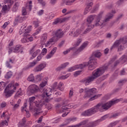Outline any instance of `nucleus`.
I'll use <instances>...</instances> for the list:
<instances>
[{"mask_svg": "<svg viewBox=\"0 0 127 127\" xmlns=\"http://www.w3.org/2000/svg\"><path fill=\"white\" fill-rule=\"evenodd\" d=\"M117 59V57L112 59L108 64H106L102 67L98 68L94 70L92 73V75L81 79L80 82V83H83L85 84V85H89L92 82H94L96 79L99 78L100 76H102L104 73H105V71L108 69V66H110V65H113L114 64V62L115 60Z\"/></svg>", "mask_w": 127, "mask_h": 127, "instance_id": "nucleus-1", "label": "nucleus"}, {"mask_svg": "<svg viewBox=\"0 0 127 127\" xmlns=\"http://www.w3.org/2000/svg\"><path fill=\"white\" fill-rule=\"evenodd\" d=\"M104 12H100L98 15H96L94 19V24L91 25L92 28H94L95 26H101V27H104L107 25V23L109 22V21L114 16V14L112 13H109L106 15L105 18L102 21V18H103V14Z\"/></svg>", "mask_w": 127, "mask_h": 127, "instance_id": "nucleus-2", "label": "nucleus"}, {"mask_svg": "<svg viewBox=\"0 0 127 127\" xmlns=\"http://www.w3.org/2000/svg\"><path fill=\"white\" fill-rule=\"evenodd\" d=\"M35 101V97L33 96L29 99V109L30 111H33L35 113L34 114V116L36 117V116H38L40 115V114H42L43 112L41 111V108H42L43 105H45V103H48L49 102V100L48 99H46L45 101H41L40 102H37L35 103V106L38 108H33L32 105L33 102Z\"/></svg>", "mask_w": 127, "mask_h": 127, "instance_id": "nucleus-3", "label": "nucleus"}, {"mask_svg": "<svg viewBox=\"0 0 127 127\" xmlns=\"http://www.w3.org/2000/svg\"><path fill=\"white\" fill-rule=\"evenodd\" d=\"M102 56V54L99 51L94 52L91 57L89 59V61L86 63L87 66L89 70H93L96 68V65H97V58H100Z\"/></svg>", "mask_w": 127, "mask_h": 127, "instance_id": "nucleus-4", "label": "nucleus"}, {"mask_svg": "<svg viewBox=\"0 0 127 127\" xmlns=\"http://www.w3.org/2000/svg\"><path fill=\"white\" fill-rule=\"evenodd\" d=\"M104 104H102V103H99L96 106H94L93 108L90 109L82 113V116H84L85 117H89L90 116H92V115H94V114H96L98 111H100V112H103L102 109L104 110V107H103Z\"/></svg>", "mask_w": 127, "mask_h": 127, "instance_id": "nucleus-5", "label": "nucleus"}, {"mask_svg": "<svg viewBox=\"0 0 127 127\" xmlns=\"http://www.w3.org/2000/svg\"><path fill=\"white\" fill-rule=\"evenodd\" d=\"M31 26H29L27 28H26V25H22L21 26L20 30L19 31V34L20 35H21L22 33L23 34V38L21 40V42L22 43H27V40L26 38V36L29 35V33L31 31Z\"/></svg>", "mask_w": 127, "mask_h": 127, "instance_id": "nucleus-6", "label": "nucleus"}, {"mask_svg": "<svg viewBox=\"0 0 127 127\" xmlns=\"http://www.w3.org/2000/svg\"><path fill=\"white\" fill-rule=\"evenodd\" d=\"M85 93V95L83 96L84 99H86L87 98H89V97H92V96H94L95 94H97V89L93 88L91 89L89 88H85L84 89L83 88H80L79 89V92L80 94H82V93Z\"/></svg>", "mask_w": 127, "mask_h": 127, "instance_id": "nucleus-7", "label": "nucleus"}, {"mask_svg": "<svg viewBox=\"0 0 127 127\" xmlns=\"http://www.w3.org/2000/svg\"><path fill=\"white\" fill-rule=\"evenodd\" d=\"M47 84V81L42 82L41 84H40V91L42 93V97H43V98L51 96V89L48 88L46 90L43 89V87H45Z\"/></svg>", "mask_w": 127, "mask_h": 127, "instance_id": "nucleus-8", "label": "nucleus"}, {"mask_svg": "<svg viewBox=\"0 0 127 127\" xmlns=\"http://www.w3.org/2000/svg\"><path fill=\"white\" fill-rule=\"evenodd\" d=\"M124 99L120 98L117 100H112L111 101H109L106 103L103 104V106H102L104 108V110L105 111H107L112 107V106H114L115 104H117V103H119V102H121V101H123Z\"/></svg>", "mask_w": 127, "mask_h": 127, "instance_id": "nucleus-9", "label": "nucleus"}, {"mask_svg": "<svg viewBox=\"0 0 127 127\" xmlns=\"http://www.w3.org/2000/svg\"><path fill=\"white\" fill-rule=\"evenodd\" d=\"M127 36H125L123 38H120L115 41L114 45L111 47V50H113L114 48L118 47L120 44H127Z\"/></svg>", "mask_w": 127, "mask_h": 127, "instance_id": "nucleus-10", "label": "nucleus"}, {"mask_svg": "<svg viewBox=\"0 0 127 127\" xmlns=\"http://www.w3.org/2000/svg\"><path fill=\"white\" fill-rule=\"evenodd\" d=\"M12 88V84L11 83L9 84L4 91V95L5 98H9V97H11V95L14 93V91L13 89L10 90L9 89Z\"/></svg>", "mask_w": 127, "mask_h": 127, "instance_id": "nucleus-11", "label": "nucleus"}, {"mask_svg": "<svg viewBox=\"0 0 127 127\" xmlns=\"http://www.w3.org/2000/svg\"><path fill=\"white\" fill-rule=\"evenodd\" d=\"M64 34L65 33L64 32V31H63V30H62V29H59L58 30L54 31L52 32V33L53 36H54L57 40H58V39L62 38L63 36H64Z\"/></svg>", "mask_w": 127, "mask_h": 127, "instance_id": "nucleus-12", "label": "nucleus"}, {"mask_svg": "<svg viewBox=\"0 0 127 127\" xmlns=\"http://www.w3.org/2000/svg\"><path fill=\"white\" fill-rule=\"evenodd\" d=\"M87 45H88V42H84L82 44V45L78 50H77V49H76V47L70 48L68 50H67L65 51H64L63 52V54L64 55H66V54H68V53H69V52L70 51H71V50H72V51H77L80 52L82 51V50H83V49H84L87 47Z\"/></svg>", "mask_w": 127, "mask_h": 127, "instance_id": "nucleus-13", "label": "nucleus"}, {"mask_svg": "<svg viewBox=\"0 0 127 127\" xmlns=\"http://www.w3.org/2000/svg\"><path fill=\"white\" fill-rule=\"evenodd\" d=\"M84 28H85V27H82L81 29H77L73 28L72 29L73 31L70 32L69 35L72 36V35H73V37H78V36H79V35L82 33V31H83V29H84Z\"/></svg>", "mask_w": 127, "mask_h": 127, "instance_id": "nucleus-14", "label": "nucleus"}, {"mask_svg": "<svg viewBox=\"0 0 127 127\" xmlns=\"http://www.w3.org/2000/svg\"><path fill=\"white\" fill-rule=\"evenodd\" d=\"M26 9H28L29 11H31L32 9V1H29L26 4V8L23 7L22 10V15H26L27 14V12H26Z\"/></svg>", "mask_w": 127, "mask_h": 127, "instance_id": "nucleus-15", "label": "nucleus"}, {"mask_svg": "<svg viewBox=\"0 0 127 127\" xmlns=\"http://www.w3.org/2000/svg\"><path fill=\"white\" fill-rule=\"evenodd\" d=\"M11 52H14L15 53H17L18 52H20V53H22V47L20 45H17L16 47L13 48H9L8 53L9 54L11 53Z\"/></svg>", "mask_w": 127, "mask_h": 127, "instance_id": "nucleus-16", "label": "nucleus"}, {"mask_svg": "<svg viewBox=\"0 0 127 127\" xmlns=\"http://www.w3.org/2000/svg\"><path fill=\"white\" fill-rule=\"evenodd\" d=\"M88 64H87V63H84L80 64L79 65H76L69 68L68 69V71L72 72V71H75V70H77V69H84V68H85V67Z\"/></svg>", "mask_w": 127, "mask_h": 127, "instance_id": "nucleus-17", "label": "nucleus"}, {"mask_svg": "<svg viewBox=\"0 0 127 127\" xmlns=\"http://www.w3.org/2000/svg\"><path fill=\"white\" fill-rule=\"evenodd\" d=\"M29 89L31 94H35L37 93V92H38L39 90H40L39 89V87H38V86L35 84H32L30 85L29 87Z\"/></svg>", "mask_w": 127, "mask_h": 127, "instance_id": "nucleus-18", "label": "nucleus"}, {"mask_svg": "<svg viewBox=\"0 0 127 127\" xmlns=\"http://www.w3.org/2000/svg\"><path fill=\"white\" fill-rule=\"evenodd\" d=\"M45 67H46V64H40L34 68V72H41Z\"/></svg>", "mask_w": 127, "mask_h": 127, "instance_id": "nucleus-19", "label": "nucleus"}, {"mask_svg": "<svg viewBox=\"0 0 127 127\" xmlns=\"http://www.w3.org/2000/svg\"><path fill=\"white\" fill-rule=\"evenodd\" d=\"M4 3L5 4L8 3V5H4L2 7V10L6 11L7 9V6H9V5H11L13 3V0H5Z\"/></svg>", "mask_w": 127, "mask_h": 127, "instance_id": "nucleus-20", "label": "nucleus"}, {"mask_svg": "<svg viewBox=\"0 0 127 127\" xmlns=\"http://www.w3.org/2000/svg\"><path fill=\"white\" fill-rule=\"evenodd\" d=\"M56 51H57V47H54L50 53L46 56V58L47 59H50V58L53 57V56L56 53Z\"/></svg>", "mask_w": 127, "mask_h": 127, "instance_id": "nucleus-21", "label": "nucleus"}, {"mask_svg": "<svg viewBox=\"0 0 127 127\" xmlns=\"http://www.w3.org/2000/svg\"><path fill=\"white\" fill-rule=\"evenodd\" d=\"M93 2L87 3L86 7L85 8L84 12V14H87L91 9H92V5H93Z\"/></svg>", "mask_w": 127, "mask_h": 127, "instance_id": "nucleus-22", "label": "nucleus"}, {"mask_svg": "<svg viewBox=\"0 0 127 127\" xmlns=\"http://www.w3.org/2000/svg\"><path fill=\"white\" fill-rule=\"evenodd\" d=\"M55 41H57L56 38L55 36H53L51 39H49L48 41L45 44L46 47H48V46H50L51 44H52L53 42H55Z\"/></svg>", "mask_w": 127, "mask_h": 127, "instance_id": "nucleus-23", "label": "nucleus"}, {"mask_svg": "<svg viewBox=\"0 0 127 127\" xmlns=\"http://www.w3.org/2000/svg\"><path fill=\"white\" fill-rule=\"evenodd\" d=\"M96 15H91L89 16L86 20L87 24H89V25H91L90 24L92 23L94 21V19L96 18Z\"/></svg>", "mask_w": 127, "mask_h": 127, "instance_id": "nucleus-24", "label": "nucleus"}, {"mask_svg": "<svg viewBox=\"0 0 127 127\" xmlns=\"http://www.w3.org/2000/svg\"><path fill=\"white\" fill-rule=\"evenodd\" d=\"M27 107V104L26 103H24L23 107H22L21 112H26V118L30 117V113H29V111L26 110V108Z\"/></svg>", "mask_w": 127, "mask_h": 127, "instance_id": "nucleus-25", "label": "nucleus"}, {"mask_svg": "<svg viewBox=\"0 0 127 127\" xmlns=\"http://www.w3.org/2000/svg\"><path fill=\"white\" fill-rule=\"evenodd\" d=\"M26 18V17L24 16H18L15 19V21H16V22H22V21H23L24 20H25Z\"/></svg>", "mask_w": 127, "mask_h": 127, "instance_id": "nucleus-26", "label": "nucleus"}, {"mask_svg": "<svg viewBox=\"0 0 127 127\" xmlns=\"http://www.w3.org/2000/svg\"><path fill=\"white\" fill-rule=\"evenodd\" d=\"M68 65H69V63H65L64 64H63L60 66H59L58 67H57L56 68V70L57 71H61V70H62V69H64V68H66V67H67V66H68Z\"/></svg>", "mask_w": 127, "mask_h": 127, "instance_id": "nucleus-27", "label": "nucleus"}, {"mask_svg": "<svg viewBox=\"0 0 127 127\" xmlns=\"http://www.w3.org/2000/svg\"><path fill=\"white\" fill-rule=\"evenodd\" d=\"M119 61L122 63H126L127 62V53L123 55L119 59Z\"/></svg>", "mask_w": 127, "mask_h": 127, "instance_id": "nucleus-28", "label": "nucleus"}, {"mask_svg": "<svg viewBox=\"0 0 127 127\" xmlns=\"http://www.w3.org/2000/svg\"><path fill=\"white\" fill-rule=\"evenodd\" d=\"M88 122H89V120H84L81 122L80 123H79L78 124H77L76 125H75V127H82V126H85L86 124H88Z\"/></svg>", "mask_w": 127, "mask_h": 127, "instance_id": "nucleus-29", "label": "nucleus"}, {"mask_svg": "<svg viewBox=\"0 0 127 127\" xmlns=\"http://www.w3.org/2000/svg\"><path fill=\"white\" fill-rule=\"evenodd\" d=\"M94 28H92L91 25H88V28H86L85 31L83 32L82 34H87L88 32H90L92 29Z\"/></svg>", "mask_w": 127, "mask_h": 127, "instance_id": "nucleus-30", "label": "nucleus"}, {"mask_svg": "<svg viewBox=\"0 0 127 127\" xmlns=\"http://www.w3.org/2000/svg\"><path fill=\"white\" fill-rule=\"evenodd\" d=\"M40 53V50L38 49L36 51H35L33 54H32V57L30 58V60H32V59H34L35 58L36 56H37L38 54Z\"/></svg>", "mask_w": 127, "mask_h": 127, "instance_id": "nucleus-31", "label": "nucleus"}, {"mask_svg": "<svg viewBox=\"0 0 127 127\" xmlns=\"http://www.w3.org/2000/svg\"><path fill=\"white\" fill-rule=\"evenodd\" d=\"M76 120H77V118L73 117L68 119H66L64 122L67 126V125H69V123H71V122H73V121H75Z\"/></svg>", "mask_w": 127, "mask_h": 127, "instance_id": "nucleus-32", "label": "nucleus"}, {"mask_svg": "<svg viewBox=\"0 0 127 127\" xmlns=\"http://www.w3.org/2000/svg\"><path fill=\"white\" fill-rule=\"evenodd\" d=\"M47 40V34H44L41 38V42H45Z\"/></svg>", "mask_w": 127, "mask_h": 127, "instance_id": "nucleus-33", "label": "nucleus"}, {"mask_svg": "<svg viewBox=\"0 0 127 127\" xmlns=\"http://www.w3.org/2000/svg\"><path fill=\"white\" fill-rule=\"evenodd\" d=\"M76 0H64V2L66 5H70L71 3H73Z\"/></svg>", "mask_w": 127, "mask_h": 127, "instance_id": "nucleus-34", "label": "nucleus"}, {"mask_svg": "<svg viewBox=\"0 0 127 127\" xmlns=\"http://www.w3.org/2000/svg\"><path fill=\"white\" fill-rule=\"evenodd\" d=\"M101 94L95 95L89 99V101L91 102L92 101H94V100H96V99H98V98L101 97Z\"/></svg>", "mask_w": 127, "mask_h": 127, "instance_id": "nucleus-35", "label": "nucleus"}, {"mask_svg": "<svg viewBox=\"0 0 127 127\" xmlns=\"http://www.w3.org/2000/svg\"><path fill=\"white\" fill-rule=\"evenodd\" d=\"M29 35L26 36L27 38V43L32 42L33 41V37L30 36L29 33H28Z\"/></svg>", "mask_w": 127, "mask_h": 127, "instance_id": "nucleus-36", "label": "nucleus"}, {"mask_svg": "<svg viewBox=\"0 0 127 127\" xmlns=\"http://www.w3.org/2000/svg\"><path fill=\"white\" fill-rule=\"evenodd\" d=\"M70 76V74H67L65 75H61L59 77V79L60 80H65V79H67L68 77Z\"/></svg>", "mask_w": 127, "mask_h": 127, "instance_id": "nucleus-37", "label": "nucleus"}, {"mask_svg": "<svg viewBox=\"0 0 127 127\" xmlns=\"http://www.w3.org/2000/svg\"><path fill=\"white\" fill-rule=\"evenodd\" d=\"M42 79V76L41 74H39L36 76V78H35V82H40Z\"/></svg>", "mask_w": 127, "mask_h": 127, "instance_id": "nucleus-38", "label": "nucleus"}, {"mask_svg": "<svg viewBox=\"0 0 127 127\" xmlns=\"http://www.w3.org/2000/svg\"><path fill=\"white\" fill-rule=\"evenodd\" d=\"M26 123V119H25V118L24 117L22 120V121L19 122V125L20 126H21V127H23L25 124Z\"/></svg>", "mask_w": 127, "mask_h": 127, "instance_id": "nucleus-39", "label": "nucleus"}, {"mask_svg": "<svg viewBox=\"0 0 127 127\" xmlns=\"http://www.w3.org/2000/svg\"><path fill=\"white\" fill-rule=\"evenodd\" d=\"M4 87H5V83L4 82H0V91H2L4 89Z\"/></svg>", "mask_w": 127, "mask_h": 127, "instance_id": "nucleus-40", "label": "nucleus"}, {"mask_svg": "<svg viewBox=\"0 0 127 127\" xmlns=\"http://www.w3.org/2000/svg\"><path fill=\"white\" fill-rule=\"evenodd\" d=\"M63 22V21H62V19L60 18H57L54 22V24H57L58 23H62Z\"/></svg>", "mask_w": 127, "mask_h": 127, "instance_id": "nucleus-41", "label": "nucleus"}, {"mask_svg": "<svg viewBox=\"0 0 127 127\" xmlns=\"http://www.w3.org/2000/svg\"><path fill=\"white\" fill-rule=\"evenodd\" d=\"M11 76H12V72L9 71L7 73L5 77L6 78V79H9V78H10Z\"/></svg>", "mask_w": 127, "mask_h": 127, "instance_id": "nucleus-42", "label": "nucleus"}, {"mask_svg": "<svg viewBox=\"0 0 127 127\" xmlns=\"http://www.w3.org/2000/svg\"><path fill=\"white\" fill-rule=\"evenodd\" d=\"M106 119H108V115H104L103 116L101 119L99 120H98V122L100 123L101 122H103V121H105V120H106Z\"/></svg>", "mask_w": 127, "mask_h": 127, "instance_id": "nucleus-43", "label": "nucleus"}, {"mask_svg": "<svg viewBox=\"0 0 127 127\" xmlns=\"http://www.w3.org/2000/svg\"><path fill=\"white\" fill-rule=\"evenodd\" d=\"M28 81L30 82H34V76L33 74H31L28 78Z\"/></svg>", "mask_w": 127, "mask_h": 127, "instance_id": "nucleus-44", "label": "nucleus"}, {"mask_svg": "<svg viewBox=\"0 0 127 127\" xmlns=\"http://www.w3.org/2000/svg\"><path fill=\"white\" fill-rule=\"evenodd\" d=\"M124 2L125 0H119L116 3L118 6H120V5H122Z\"/></svg>", "mask_w": 127, "mask_h": 127, "instance_id": "nucleus-45", "label": "nucleus"}, {"mask_svg": "<svg viewBox=\"0 0 127 127\" xmlns=\"http://www.w3.org/2000/svg\"><path fill=\"white\" fill-rule=\"evenodd\" d=\"M36 64H37V61H34L33 62H31L29 64V68H31L32 67H34L35 66Z\"/></svg>", "mask_w": 127, "mask_h": 127, "instance_id": "nucleus-46", "label": "nucleus"}, {"mask_svg": "<svg viewBox=\"0 0 127 127\" xmlns=\"http://www.w3.org/2000/svg\"><path fill=\"white\" fill-rule=\"evenodd\" d=\"M119 124V121H115L113 123H111L108 127H115V126H117Z\"/></svg>", "mask_w": 127, "mask_h": 127, "instance_id": "nucleus-47", "label": "nucleus"}, {"mask_svg": "<svg viewBox=\"0 0 127 127\" xmlns=\"http://www.w3.org/2000/svg\"><path fill=\"white\" fill-rule=\"evenodd\" d=\"M18 8V3H16L14 5V6H13V7L12 10H13L14 12H15V11H16V10H17Z\"/></svg>", "mask_w": 127, "mask_h": 127, "instance_id": "nucleus-48", "label": "nucleus"}, {"mask_svg": "<svg viewBox=\"0 0 127 127\" xmlns=\"http://www.w3.org/2000/svg\"><path fill=\"white\" fill-rule=\"evenodd\" d=\"M57 82H56L53 84V85L52 86V90H57V89H58V86H57Z\"/></svg>", "mask_w": 127, "mask_h": 127, "instance_id": "nucleus-49", "label": "nucleus"}, {"mask_svg": "<svg viewBox=\"0 0 127 127\" xmlns=\"http://www.w3.org/2000/svg\"><path fill=\"white\" fill-rule=\"evenodd\" d=\"M47 53V48H44L42 50V51L41 53V55H42L43 56H44V55H46Z\"/></svg>", "mask_w": 127, "mask_h": 127, "instance_id": "nucleus-50", "label": "nucleus"}, {"mask_svg": "<svg viewBox=\"0 0 127 127\" xmlns=\"http://www.w3.org/2000/svg\"><path fill=\"white\" fill-rule=\"evenodd\" d=\"M62 86H63V83L62 82H60L59 83V84L58 85V89H59V90H60V91H63V88H61V87H62Z\"/></svg>", "mask_w": 127, "mask_h": 127, "instance_id": "nucleus-51", "label": "nucleus"}, {"mask_svg": "<svg viewBox=\"0 0 127 127\" xmlns=\"http://www.w3.org/2000/svg\"><path fill=\"white\" fill-rule=\"evenodd\" d=\"M127 82V79H124L123 80H121L119 81V84H120V85H124V84H125V83Z\"/></svg>", "mask_w": 127, "mask_h": 127, "instance_id": "nucleus-52", "label": "nucleus"}, {"mask_svg": "<svg viewBox=\"0 0 127 127\" xmlns=\"http://www.w3.org/2000/svg\"><path fill=\"white\" fill-rule=\"evenodd\" d=\"M53 17H54V15L53 14H51L49 16H48L47 17H46V20H50L51 19H52V18H53Z\"/></svg>", "mask_w": 127, "mask_h": 127, "instance_id": "nucleus-53", "label": "nucleus"}, {"mask_svg": "<svg viewBox=\"0 0 127 127\" xmlns=\"http://www.w3.org/2000/svg\"><path fill=\"white\" fill-rule=\"evenodd\" d=\"M33 24L35 27H38L39 26V21H34Z\"/></svg>", "mask_w": 127, "mask_h": 127, "instance_id": "nucleus-54", "label": "nucleus"}, {"mask_svg": "<svg viewBox=\"0 0 127 127\" xmlns=\"http://www.w3.org/2000/svg\"><path fill=\"white\" fill-rule=\"evenodd\" d=\"M120 116V114L119 113H115L113 114L111 117L110 119L113 118L115 119V118H117V117H119Z\"/></svg>", "mask_w": 127, "mask_h": 127, "instance_id": "nucleus-55", "label": "nucleus"}, {"mask_svg": "<svg viewBox=\"0 0 127 127\" xmlns=\"http://www.w3.org/2000/svg\"><path fill=\"white\" fill-rule=\"evenodd\" d=\"M12 85V87H11V89L13 88V90L14 91L15 90H16V87H17V86H18V83H16L15 85H14L13 84H11Z\"/></svg>", "mask_w": 127, "mask_h": 127, "instance_id": "nucleus-56", "label": "nucleus"}, {"mask_svg": "<svg viewBox=\"0 0 127 127\" xmlns=\"http://www.w3.org/2000/svg\"><path fill=\"white\" fill-rule=\"evenodd\" d=\"M99 8V5H96L94 7L93 9L92 10V12H96V11H97V10Z\"/></svg>", "mask_w": 127, "mask_h": 127, "instance_id": "nucleus-57", "label": "nucleus"}, {"mask_svg": "<svg viewBox=\"0 0 127 127\" xmlns=\"http://www.w3.org/2000/svg\"><path fill=\"white\" fill-rule=\"evenodd\" d=\"M5 64H6V67H7V68H9V69L12 68V66H11V65H10L9 62H8V61L6 62Z\"/></svg>", "mask_w": 127, "mask_h": 127, "instance_id": "nucleus-58", "label": "nucleus"}, {"mask_svg": "<svg viewBox=\"0 0 127 127\" xmlns=\"http://www.w3.org/2000/svg\"><path fill=\"white\" fill-rule=\"evenodd\" d=\"M81 72H82V71H81V70H78V71H75L74 73V77H77V76H78V75H80V74H81Z\"/></svg>", "mask_w": 127, "mask_h": 127, "instance_id": "nucleus-59", "label": "nucleus"}, {"mask_svg": "<svg viewBox=\"0 0 127 127\" xmlns=\"http://www.w3.org/2000/svg\"><path fill=\"white\" fill-rule=\"evenodd\" d=\"M125 47L120 45L119 47H118V51H123V50H124V49H125Z\"/></svg>", "mask_w": 127, "mask_h": 127, "instance_id": "nucleus-60", "label": "nucleus"}, {"mask_svg": "<svg viewBox=\"0 0 127 127\" xmlns=\"http://www.w3.org/2000/svg\"><path fill=\"white\" fill-rule=\"evenodd\" d=\"M42 57H43V56L41 55V54L37 57V61L36 62L40 61L41 59H42Z\"/></svg>", "mask_w": 127, "mask_h": 127, "instance_id": "nucleus-61", "label": "nucleus"}, {"mask_svg": "<svg viewBox=\"0 0 127 127\" xmlns=\"http://www.w3.org/2000/svg\"><path fill=\"white\" fill-rule=\"evenodd\" d=\"M22 94L21 93V88L19 89V91L16 93V96H22Z\"/></svg>", "mask_w": 127, "mask_h": 127, "instance_id": "nucleus-62", "label": "nucleus"}, {"mask_svg": "<svg viewBox=\"0 0 127 127\" xmlns=\"http://www.w3.org/2000/svg\"><path fill=\"white\" fill-rule=\"evenodd\" d=\"M81 42H82V39H79L76 43L75 44V46H79V45H80V43H81Z\"/></svg>", "mask_w": 127, "mask_h": 127, "instance_id": "nucleus-63", "label": "nucleus"}, {"mask_svg": "<svg viewBox=\"0 0 127 127\" xmlns=\"http://www.w3.org/2000/svg\"><path fill=\"white\" fill-rule=\"evenodd\" d=\"M120 75L121 76H123V75H126V71L125 70V69H123L121 70Z\"/></svg>", "mask_w": 127, "mask_h": 127, "instance_id": "nucleus-64", "label": "nucleus"}]
</instances>
